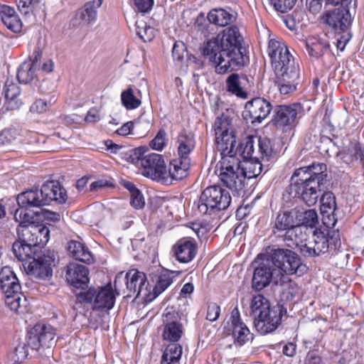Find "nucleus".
<instances>
[{
    "label": "nucleus",
    "instance_id": "f257e3e1",
    "mask_svg": "<svg viewBox=\"0 0 364 364\" xmlns=\"http://www.w3.org/2000/svg\"><path fill=\"white\" fill-rule=\"evenodd\" d=\"M243 38L237 26H230L204 42L200 48L204 58L218 74L242 67L247 60Z\"/></svg>",
    "mask_w": 364,
    "mask_h": 364
},
{
    "label": "nucleus",
    "instance_id": "f03ea898",
    "mask_svg": "<svg viewBox=\"0 0 364 364\" xmlns=\"http://www.w3.org/2000/svg\"><path fill=\"white\" fill-rule=\"evenodd\" d=\"M268 54L272 66L278 80L279 90L282 95H289L296 90L299 80V66L282 41L271 39Z\"/></svg>",
    "mask_w": 364,
    "mask_h": 364
},
{
    "label": "nucleus",
    "instance_id": "7ed1b4c3",
    "mask_svg": "<svg viewBox=\"0 0 364 364\" xmlns=\"http://www.w3.org/2000/svg\"><path fill=\"white\" fill-rule=\"evenodd\" d=\"M146 151L144 146L137 147L132 151L129 156L130 161L140 167L143 176L165 185L171 184L173 180L184 178L183 174H179V169L171 165V161L167 170L162 155L156 153L145 154Z\"/></svg>",
    "mask_w": 364,
    "mask_h": 364
},
{
    "label": "nucleus",
    "instance_id": "20e7f679",
    "mask_svg": "<svg viewBox=\"0 0 364 364\" xmlns=\"http://www.w3.org/2000/svg\"><path fill=\"white\" fill-rule=\"evenodd\" d=\"M163 323L162 338L164 341L172 343L164 349L161 358V364H181L183 348L176 342L183 334V324L177 320V314L174 311L165 312L163 314Z\"/></svg>",
    "mask_w": 364,
    "mask_h": 364
},
{
    "label": "nucleus",
    "instance_id": "39448f33",
    "mask_svg": "<svg viewBox=\"0 0 364 364\" xmlns=\"http://www.w3.org/2000/svg\"><path fill=\"white\" fill-rule=\"evenodd\" d=\"M68 196L65 188L58 181H48L41 190H30L21 193L17 197L18 203L22 206L34 205L41 207L51 201L59 204L65 203Z\"/></svg>",
    "mask_w": 364,
    "mask_h": 364
},
{
    "label": "nucleus",
    "instance_id": "423d86ee",
    "mask_svg": "<svg viewBox=\"0 0 364 364\" xmlns=\"http://www.w3.org/2000/svg\"><path fill=\"white\" fill-rule=\"evenodd\" d=\"M341 247L338 230H328L326 234L320 230H315L311 239L300 245V252L308 257H318L329 250L334 252Z\"/></svg>",
    "mask_w": 364,
    "mask_h": 364
},
{
    "label": "nucleus",
    "instance_id": "0eeeda50",
    "mask_svg": "<svg viewBox=\"0 0 364 364\" xmlns=\"http://www.w3.org/2000/svg\"><path fill=\"white\" fill-rule=\"evenodd\" d=\"M0 290L5 296L6 305L14 311H22L26 306V299L21 294V286L18 279L9 267L0 271Z\"/></svg>",
    "mask_w": 364,
    "mask_h": 364
},
{
    "label": "nucleus",
    "instance_id": "6e6552de",
    "mask_svg": "<svg viewBox=\"0 0 364 364\" xmlns=\"http://www.w3.org/2000/svg\"><path fill=\"white\" fill-rule=\"evenodd\" d=\"M326 188V186L317 183L316 181H309L306 179L304 173L301 176H294V173L291 177V183L287 188L286 193L289 194V198H299L308 206L315 205L320 198L322 191Z\"/></svg>",
    "mask_w": 364,
    "mask_h": 364
},
{
    "label": "nucleus",
    "instance_id": "1a4fd4ad",
    "mask_svg": "<svg viewBox=\"0 0 364 364\" xmlns=\"http://www.w3.org/2000/svg\"><path fill=\"white\" fill-rule=\"evenodd\" d=\"M228 191L220 186L207 187L200 194L198 209L202 215H212L227 209L231 203Z\"/></svg>",
    "mask_w": 364,
    "mask_h": 364
},
{
    "label": "nucleus",
    "instance_id": "9d476101",
    "mask_svg": "<svg viewBox=\"0 0 364 364\" xmlns=\"http://www.w3.org/2000/svg\"><path fill=\"white\" fill-rule=\"evenodd\" d=\"M272 261V264L278 270V274L284 282L287 279L283 273L292 275L303 274L306 271V267L301 262L300 257L294 252L289 249H272L267 255Z\"/></svg>",
    "mask_w": 364,
    "mask_h": 364
},
{
    "label": "nucleus",
    "instance_id": "9b49d317",
    "mask_svg": "<svg viewBox=\"0 0 364 364\" xmlns=\"http://www.w3.org/2000/svg\"><path fill=\"white\" fill-rule=\"evenodd\" d=\"M234 154L222 155L219 178L223 185L239 194L245 186V177L241 162Z\"/></svg>",
    "mask_w": 364,
    "mask_h": 364
},
{
    "label": "nucleus",
    "instance_id": "f8f14e48",
    "mask_svg": "<svg viewBox=\"0 0 364 364\" xmlns=\"http://www.w3.org/2000/svg\"><path fill=\"white\" fill-rule=\"evenodd\" d=\"M80 304H91L93 311H109L115 303V296L110 284L101 287H90L75 293Z\"/></svg>",
    "mask_w": 364,
    "mask_h": 364
},
{
    "label": "nucleus",
    "instance_id": "ddd939ff",
    "mask_svg": "<svg viewBox=\"0 0 364 364\" xmlns=\"http://www.w3.org/2000/svg\"><path fill=\"white\" fill-rule=\"evenodd\" d=\"M217 148L221 155L235 154L236 139L229 117L222 114L214 122Z\"/></svg>",
    "mask_w": 364,
    "mask_h": 364
},
{
    "label": "nucleus",
    "instance_id": "4468645a",
    "mask_svg": "<svg viewBox=\"0 0 364 364\" xmlns=\"http://www.w3.org/2000/svg\"><path fill=\"white\" fill-rule=\"evenodd\" d=\"M303 112V105L298 102L277 105L273 109L271 122L284 132L290 131L297 125Z\"/></svg>",
    "mask_w": 364,
    "mask_h": 364
},
{
    "label": "nucleus",
    "instance_id": "2eb2a0df",
    "mask_svg": "<svg viewBox=\"0 0 364 364\" xmlns=\"http://www.w3.org/2000/svg\"><path fill=\"white\" fill-rule=\"evenodd\" d=\"M278 269L274 267L272 261L268 255L265 257L257 267H255L252 287L255 290L260 291L269 285L272 281L274 284L282 285L284 281L278 274Z\"/></svg>",
    "mask_w": 364,
    "mask_h": 364
},
{
    "label": "nucleus",
    "instance_id": "dca6fc26",
    "mask_svg": "<svg viewBox=\"0 0 364 364\" xmlns=\"http://www.w3.org/2000/svg\"><path fill=\"white\" fill-rule=\"evenodd\" d=\"M177 143L178 157L171 160V165L185 177L191 166L189 155L195 148V136L191 132L183 130L178 136Z\"/></svg>",
    "mask_w": 364,
    "mask_h": 364
},
{
    "label": "nucleus",
    "instance_id": "f3484780",
    "mask_svg": "<svg viewBox=\"0 0 364 364\" xmlns=\"http://www.w3.org/2000/svg\"><path fill=\"white\" fill-rule=\"evenodd\" d=\"M54 262V255L48 252L38 253L28 262L23 263L26 274L33 278L46 279L52 275L51 265Z\"/></svg>",
    "mask_w": 364,
    "mask_h": 364
},
{
    "label": "nucleus",
    "instance_id": "a211bd4d",
    "mask_svg": "<svg viewBox=\"0 0 364 364\" xmlns=\"http://www.w3.org/2000/svg\"><path fill=\"white\" fill-rule=\"evenodd\" d=\"M273 110L271 102L263 97H255L246 102L243 118L252 124L262 123Z\"/></svg>",
    "mask_w": 364,
    "mask_h": 364
},
{
    "label": "nucleus",
    "instance_id": "6ab92c4d",
    "mask_svg": "<svg viewBox=\"0 0 364 364\" xmlns=\"http://www.w3.org/2000/svg\"><path fill=\"white\" fill-rule=\"evenodd\" d=\"M323 19L336 34L350 31L352 17L349 10L345 8L335 9L326 13Z\"/></svg>",
    "mask_w": 364,
    "mask_h": 364
},
{
    "label": "nucleus",
    "instance_id": "aec40b11",
    "mask_svg": "<svg viewBox=\"0 0 364 364\" xmlns=\"http://www.w3.org/2000/svg\"><path fill=\"white\" fill-rule=\"evenodd\" d=\"M262 315L261 318L254 320L256 330L262 335H265L275 331L280 325L283 316L282 306H274L272 309Z\"/></svg>",
    "mask_w": 364,
    "mask_h": 364
},
{
    "label": "nucleus",
    "instance_id": "412c9836",
    "mask_svg": "<svg viewBox=\"0 0 364 364\" xmlns=\"http://www.w3.org/2000/svg\"><path fill=\"white\" fill-rule=\"evenodd\" d=\"M321 197V213L322 222L328 229L333 228L337 219L335 217V211L337 208L336 197L331 191L324 192Z\"/></svg>",
    "mask_w": 364,
    "mask_h": 364
},
{
    "label": "nucleus",
    "instance_id": "4be33fe9",
    "mask_svg": "<svg viewBox=\"0 0 364 364\" xmlns=\"http://www.w3.org/2000/svg\"><path fill=\"white\" fill-rule=\"evenodd\" d=\"M250 87L249 78L245 74L232 73L225 80L227 92L240 99L248 97L247 90Z\"/></svg>",
    "mask_w": 364,
    "mask_h": 364
},
{
    "label": "nucleus",
    "instance_id": "5701e85b",
    "mask_svg": "<svg viewBox=\"0 0 364 364\" xmlns=\"http://www.w3.org/2000/svg\"><path fill=\"white\" fill-rule=\"evenodd\" d=\"M88 269L79 264L70 263L67 267L66 280L68 284L81 291H85L90 279Z\"/></svg>",
    "mask_w": 364,
    "mask_h": 364
},
{
    "label": "nucleus",
    "instance_id": "b1692460",
    "mask_svg": "<svg viewBox=\"0 0 364 364\" xmlns=\"http://www.w3.org/2000/svg\"><path fill=\"white\" fill-rule=\"evenodd\" d=\"M173 251L178 262L188 263L196 255L197 244L194 239L183 237L173 245Z\"/></svg>",
    "mask_w": 364,
    "mask_h": 364
},
{
    "label": "nucleus",
    "instance_id": "393cba45",
    "mask_svg": "<svg viewBox=\"0 0 364 364\" xmlns=\"http://www.w3.org/2000/svg\"><path fill=\"white\" fill-rule=\"evenodd\" d=\"M125 279L127 289L130 293H136V297L148 295V283L144 273L132 269L126 274Z\"/></svg>",
    "mask_w": 364,
    "mask_h": 364
},
{
    "label": "nucleus",
    "instance_id": "a878e982",
    "mask_svg": "<svg viewBox=\"0 0 364 364\" xmlns=\"http://www.w3.org/2000/svg\"><path fill=\"white\" fill-rule=\"evenodd\" d=\"M232 335L235 344L243 346L252 339V335L246 324L242 321L239 311L235 309L231 314Z\"/></svg>",
    "mask_w": 364,
    "mask_h": 364
},
{
    "label": "nucleus",
    "instance_id": "bb28decb",
    "mask_svg": "<svg viewBox=\"0 0 364 364\" xmlns=\"http://www.w3.org/2000/svg\"><path fill=\"white\" fill-rule=\"evenodd\" d=\"M327 167L325 164H313L308 166L301 167L294 171V176H301V173L309 181H316L317 183L326 186L327 180Z\"/></svg>",
    "mask_w": 364,
    "mask_h": 364
},
{
    "label": "nucleus",
    "instance_id": "cd10ccee",
    "mask_svg": "<svg viewBox=\"0 0 364 364\" xmlns=\"http://www.w3.org/2000/svg\"><path fill=\"white\" fill-rule=\"evenodd\" d=\"M301 44L309 55L316 58L330 52V44L325 40L312 37L302 41Z\"/></svg>",
    "mask_w": 364,
    "mask_h": 364
},
{
    "label": "nucleus",
    "instance_id": "c85d7f7f",
    "mask_svg": "<svg viewBox=\"0 0 364 364\" xmlns=\"http://www.w3.org/2000/svg\"><path fill=\"white\" fill-rule=\"evenodd\" d=\"M0 16L4 24L11 31L17 33L21 30L22 23L14 8L3 5L0 10Z\"/></svg>",
    "mask_w": 364,
    "mask_h": 364
},
{
    "label": "nucleus",
    "instance_id": "c756f323",
    "mask_svg": "<svg viewBox=\"0 0 364 364\" xmlns=\"http://www.w3.org/2000/svg\"><path fill=\"white\" fill-rule=\"evenodd\" d=\"M103 0H92L87 2L79 9L76 17L85 23H92L97 20V9L102 6Z\"/></svg>",
    "mask_w": 364,
    "mask_h": 364
},
{
    "label": "nucleus",
    "instance_id": "7c9ffc66",
    "mask_svg": "<svg viewBox=\"0 0 364 364\" xmlns=\"http://www.w3.org/2000/svg\"><path fill=\"white\" fill-rule=\"evenodd\" d=\"M69 254L76 260L90 264L93 262V257L89 249L82 242L71 240L67 247Z\"/></svg>",
    "mask_w": 364,
    "mask_h": 364
},
{
    "label": "nucleus",
    "instance_id": "2f4dec72",
    "mask_svg": "<svg viewBox=\"0 0 364 364\" xmlns=\"http://www.w3.org/2000/svg\"><path fill=\"white\" fill-rule=\"evenodd\" d=\"M297 212L292 209L291 210H286L278 213L275 221L274 228L278 231H284L296 225L299 224L297 222Z\"/></svg>",
    "mask_w": 364,
    "mask_h": 364
},
{
    "label": "nucleus",
    "instance_id": "473e14b6",
    "mask_svg": "<svg viewBox=\"0 0 364 364\" xmlns=\"http://www.w3.org/2000/svg\"><path fill=\"white\" fill-rule=\"evenodd\" d=\"M12 252L14 256L23 263L28 262L33 256H36L38 250H34L31 245L23 242L18 237L12 245Z\"/></svg>",
    "mask_w": 364,
    "mask_h": 364
},
{
    "label": "nucleus",
    "instance_id": "72a5a7b5",
    "mask_svg": "<svg viewBox=\"0 0 364 364\" xmlns=\"http://www.w3.org/2000/svg\"><path fill=\"white\" fill-rule=\"evenodd\" d=\"M269 300L262 294H257L252 297L250 304V314L254 320L266 315L267 312L272 310Z\"/></svg>",
    "mask_w": 364,
    "mask_h": 364
},
{
    "label": "nucleus",
    "instance_id": "f704fd0d",
    "mask_svg": "<svg viewBox=\"0 0 364 364\" xmlns=\"http://www.w3.org/2000/svg\"><path fill=\"white\" fill-rule=\"evenodd\" d=\"M257 154L259 160L269 161L275 158L277 151L272 141L269 138L259 136L257 139Z\"/></svg>",
    "mask_w": 364,
    "mask_h": 364
},
{
    "label": "nucleus",
    "instance_id": "c9c22d12",
    "mask_svg": "<svg viewBox=\"0 0 364 364\" xmlns=\"http://www.w3.org/2000/svg\"><path fill=\"white\" fill-rule=\"evenodd\" d=\"M343 159L346 162H352L353 161H360L364 167V148L356 141H350L343 151Z\"/></svg>",
    "mask_w": 364,
    "mask_h": 364
},
{
    "label": "nucleus",
    "instance_id": "e433bc0d",
    "mask_svg": "<svg viewBox=\"0 0 364 364\" xmlns=\"http://www.w3.org/2000/svg\"><path fill=\"white\" fill-rule=\"evenodd\" d=\"M16 231L18 237L31 245L34 250H38V246L41 245V243L38 242V230L36 228V225L17 228Z\"/></svg>",
    "mask_w": 364,
    "mask_h": 364
},
{
    "label": "nucleus",
    "instance_id": "4c0bfd02",
    "mask_svg": "<svg viewBox=\"0 0 364 364\" xmlns=\"http://www.w3.org/2000/svg\"><path fill=\"white\" fill-rule=\"evenodd\" d=\"M4 92L9 109H16L21 106V102L18 98L21 90L16 84L7 80L5 83Z\"/></svg>",
    "mask_w": 364,
    "mask_h": 364
},
{
    "label": "nucleus",
    "instance_id": "58836bf2",
    "mask_svg": "<svg viewBox=\"0 0 364 364\" xmlns=\"http://www.w3.org/2000/svg\"><path fill=\"white\" fill-rule=\"evenodd\" d=\"M38 67L31 62L23 63L18 69L17 79L20 83L27 84L31 82L36 77V70Z\"/></svg>",
    "mask_w": 364,
    "mask_h": 364
},
{
    "label": "nucleus",
    "instance_id": "ea45409f",
    "mask_svg": "<svg viewBox=\"0 0 364 364\" xmlns=\"http://www.w3.org/2000/svg\"><path fill=\"white\" fill-rule=\"evenodd\" d=\"M207 18L211 23L225 26L232 22L233 16L224 9H213L208 13Z\"/></svg>",
    "mask_w": 364,
    "mask_h": 364
},
{
    "label": "nucleus",
    "instance_id": "a19ab883",
    "mask_svg": "<svg viewBox=\"0 0 364 364\" xmlns=\"http://www.w3.org/2000/svg\"><path fill=\"white\" fill-rule=\"evenodd\" d=\"M121 102L127 109H134L141 105V99L135 95L132 86L121 93Z\"/></svg>",
    "mask_w": 364,
    "mask_h": 364
},
{
    "label": "nucleus",
    "instance_id": "79ce46f5",
    "mask_svg": "<svg viewBox=\"0 0 364 364\" xmlns=\"http://www.w3.org/2000/svg\"><path fill=\"white\" fill-rule=\"evenodd\" d=\"M19 208L15 210L14 220L19 225L17 228H23L24 226H29L33 224V216L30 214L27 208L35 207L34 205L22 206L17 202Z\"/></svg>",
    "mask_w": 364,
    "mask_h": 364
},
{
    "label": "nucleus",
    "instance_id": "37998d69",
    "mask_svg": "<svg viewBox=\"0 0 364 364\" xmlns=\"http://www.w3.org/2000/svg\"><path fill=\"white\" fill-rule=\"evenodd\" d=\"M262 161L259 159H250L244 164H241L245 179L256 178L261 173L263 166Z\"/></svg>",
    "mask_w": 364,
    "mask_h": 364
},
{
    "label": "nucleus",
    "instance_id": "c03bdc74",
    "mask_svg": "<svg viewBox=\"0 0 364 364\" xmlns=\"http://www.w3.org/2000/svg\"><path fill=\"white\" fill-rule=\"evenodd\" d=\"M37 325H39V328L41 330L39 336L42 347L50 348L55 343V328L49 324L38 323Z\"/></svg>",
    "mask_w": 364,
    "mask_h": 364
},
{
    "label": "nucleus",
    "instance_id": "a18cd8bd",
    "mask_svg": "<svg viewBox=\"0 0 364 364\" xmlns=\"http://www.w3.org/2000/svg\"><path fill=\"white\" fill-rule=\"evenodd\" d=\"M56 101V95H52L48 99H37L31 105L30 112L35 114H42L48 111Z\"/></svg>",
    "mask_w": 364,
    "mask_h": 364
},
{
    "label": "nucleus",
    "instance_id": "49530a36",
    "mask_svg": "<svg viewBox=\"0 0 364 364\" xmlns=\"http://www.w3.org/2000/svg\"><path fill=\"white\" fill-rule=\"evenodd\" d=\"M285 231L284 240L287 242V245L290 247L294 245L300 247L301 245L299 243L302 244V239L299 237V235L302 232L301 226L298 224L296 226H294V228H291Z\"/></svg>",
    "mask_w": 364,
    "mask_h": 364
},
{
    "label": "nucleus",
    "instance_id": "de8ad7c7",
    "mask_svg": "<svg viewBox=\"0 0 364 364\" xmlns=\"http://www.w3.org/2000/svg\"><path fill=\"white\" fill-rule=\"evenodd\" d=\"M173 283V277L171 274L166 272L161 273L156 280V283L154 287V298H156L162 292H164Z\"/></svg>",
    "mask_w": 364,
    "mask_h": 364
},
{
    "label": "nucleus",
    "instance_id": "09e8293b",
    "mask_svg": "<svg viewBox=\"0 0 364 364\" xmlns=\"http://www.w3.org/2000/svg\"><path fill=\"white\" fill-rule=\"evenodd\" d=\"M136 33L144 42L151 41L154 36V29L144 21H136Z\"/></svg>",
    "mask_w": 364,
    "mask_h": 364
},
{
    "label": "nucleus",
    "instance_id": "8fccbe9b",
    "mask_svg": "<svg viewBox=\"0 0 364 364\" xmlns=\"http://www.w3.org/2000/svg\"><path fill=\"white\" fill-rule=\"evenodd\" d=\"M39 328V325H35L34 327L28 331L26 337V345L33 350H38L41 347H42L39 336V332L41 330Z\"/></svg>",
    "mask_w": 364,
    "mask_h": 364
},
{
    "label": "nucleus",
    "instance_id": "3c124183",
    "mask_svg": "<svg viewBox=\"0 0 364 364\" xmlns=\"http://www.w3.org/2000/svg\"><path fill=\"white\" fill-rule=\"evenodd\" d=\"M301 225L302 227L314 228L318 223V215L316 210L310 209L304 211L301 215Z\"/></svg>",
    "mask_w": 364,
    "mask_h": 364
},
{
    "label": "nucleus",
    "instance_id": "603ef678",
    "mask_svg": "<svg viewBox=\"0 0 364 364\" xmlns=\"http://www.w3.org/2000/svg\"><path fill=\"white\" fill-rule=\"evenodd\" d=\"M269 1L277 11L287 13L294 7L296 0H269Z\"/></svg>",
    "mask_w": 364,
    "mask_h": 364
},
{
    "label": "nucleus",
    "instance_id": "864d4df0",
    "mask_svg": "<svg viewBox=\"0 0 364 364\" xmlns=\"http://www.w3.org/2000/svg\"><path fill=\"white\" fill-rule=\"evenodd\" d=\"M167 143L166 133L165 130L160 129L156 136L151 141L150 146L155 150L161 151Z\"/></svg>",
    "mask_w": 364,
    "mask_h": 364
},
{
    "label": "nucleus",
    "instance_id": "5fc2aeb1",
    "mask_svg": "<svg viewBox=\"0 0 364 364\" xmlns=\"http://www.w3.org/2000/svg\"><path fill=\"white\" fill-rule=\"evenodd\" d=\"M242 154L245 158L250 159H259L257 151H255V143L252 138L247 139L242 147Z\"/></svg>",
    "mask_w": 364,
    "mask_h": 364
},
{
    "label": "nucleus",
    "instance_id": "6e6d98bb",
    "mask_svg": "<svg viewBox=\"0 0 364 364\" xmlns=\"http://www.w3.org/2000/svg\"><path fill=\"white\" fill-rule=\"evenodd\" d=\"M28 346L26 343H19L11 355V359L15 363L22 362L28 355Z\"/></svg>",
    "mask_w": 364,
    "mask_h": 364
},
{
    "label": "nucleus",
    "instance_id": "4d7b16f0",
    "mask_svg": "<svg viewBox=\"0 0 364 364\" xmlns=\"http://www.w3.org/2000/svg\"><path fill=\"white\" fill-rule=\"evenodd\" d=\"M186 53V47L183 42L178 41L174 43L172 49V56L174 60L181 62L184 58Z\"/></svg>",
    "mask_w": 364,
    "mask_h": 364
},
{
    "label": "nucleus",
    "instance_id": "13d9d810",
    "mask_svg": "<svg viewBox=\"0 0 364 364\" xmlns=\"http://www.w3.org/2000/svg\"><path fill=\"white\" fill-rule=\"evenodd\" d=\"M220 314V307L215 302H210L208 304L206 319L210 321H216Z\"/></svg>",
    "mask_w": 364,
    "mask_h": 364
},
{
    "label": "nucleus",
    "instance_id": "bf43d9fd",
    "mask_svg": "<svg viewBox=\"0 0 364 364\" xmlns=\"http://www.w3.org/2000/svg\"><path fill=\"white\" fill-rule=\"evenodd\" d=\"M39 2V0H19L17 6L19 11L23 14H28L33 8V5Z\"/></svg>",
    "mask_w": 364,
    "mask_h": 364
},
{
    "label": "nucleus",
    "instance_id": "052dcab7",
    "mask_svg": "<svg viewBox=\"0 0 364 364\" xmlns=\"http://www.w3.org/2000/svg\"><path fill=\"white\" fill-rule=\"evenodd\" d=\"M36 228L38 230V242L43 246L48 242L50 230L44 225H36Z\"/></svg>",
    "mask_w": 364,
    "mask_h": 364
},
{
    "label": "nucleus",
    "instance_id": "680f3d73",
    "mask_svg": "<svg viewBox=\"0 0 364 364\" xmlns=\"http://www.w3.org/2000/svg\"><path fill=\"white\" fill-rule=\"evenodd\" d=\"M338 37L336 39V47L341 51L345 49L346 46L350 41L352 38L351 31L343 33L341 34H337Z\"/></svg>",
    "mask_w": 364,
    "mask_h": 364
},
{
    "label": "nucleus",
    "instance_id": "e2e57ef3",
    "mask_svg": "<svg viewBox=\"0 0 364 364\" xmlns=\"http://www.w3.org/2000/svg\"><path fill=\"white\" fill-rule=\"evenodd\" d=\"M130 204L136 209H141L144 206V198L140 191L130 196Z\"/></svg>",
    "mask_w": 364,
    "mask_h": 364
},
{
    "label": "nucleus",
    "instance_id": "0e129e2a",
    "mask_svg": "<svg viewBox=\"0 0 364 364\" xmlns=\"http://www.w3.org/2000/svg\"><path fill=\"white\" fill-rule=\"evenodd\" d=\"M135 6L139 11L142 13L149 12L154 4V0H133Z\"/></svg>",
    "mask_w": 364,
    "mask_h": 364
},
{
    "label": "nucleus",
    "instance_id": "69168bd1",
    "mask_svg": "<svg viewBox=\"0 0 364 364\" xmlns=\"http://www.w3.org/2000/svg\"><path fill=\"white\" fill-rule=\"evenodd\" d=\"M323 2V0H306V5L311 13L316 14L321 10Z\"/></svg>",
    "mask_w": 364,
    "mask_h": 364
},
{
    "label": "nucleus",
    "instance_id": "338daca9",
    "mask_svg": "<svg viewBox=\"0 0 364 364\" xmlns=\"http://www.w3.org/2000/svg\"><path fill=\"white\" fill-rule=\"evenodd\" d=\"M55 88V85L53 82L49 80H44L40 85L39 90L43 95H47L52 93Z\"/></svg>",
    "mask_w": 364,
    "mask_h": 364
},
{
    "label": "nucleus",
    "instance_id": "774afa93",
    "mask_svg": "<svg viewBox=\"0 0 364 364\" xmlns=\"http://www.w3.org/2000/svg\"><path fill=\"white\" fill-rule=\"evenodd\" d=\"M14 139L11 130L4 129L0 132V146L10 144Z\"/></svg>",
    "mask_w": 364,
    "mask_h": 364
}]
</instances>
